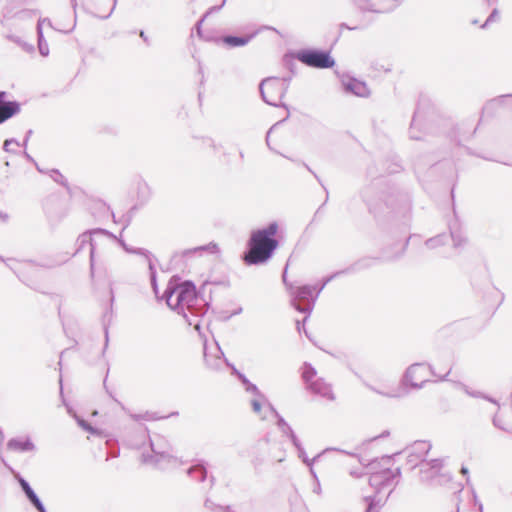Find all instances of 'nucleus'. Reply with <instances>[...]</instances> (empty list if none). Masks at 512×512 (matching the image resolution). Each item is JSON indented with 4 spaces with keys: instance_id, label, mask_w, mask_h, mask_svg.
Wrapping results in <instances>:
<instances>
[{
    "instance_id": "1",
    "label": "nucleus",
    "mask_w": 512,
    "mask_h": 512,
    "mask_svg": "<svg viewBox=\"0 0 512 512\" xmlns=\"http://www.w3.org/2000/svg\"><path fill=\"white\" fill-rule=\"evenodd\" d=\"M180 280V277L177 275L171 277L164 291L163 298L171 309L183 315L188 325L194 326V329L200 332L201 326L199 321L193 323L188 317L187 312L192 316L202 317L207 312L208 303L204 302L202 305H198V301L203 300L198 298L195 284L190 280L184 282H180Z\"/></svg>"
},
{
    "instance_id": "2",
    "label": "nucleus",
    "mask_w": 512,
    "mask_h": 512,
    "mask_svg": "<svg viewBox=\"0 0 512 512\" xmlns=\"http://www.w3.org/2000/svg\"><path fill=\"white\" fill-rule=\"evenodd\" d=\"M278 223L273 221L267 226L252 231L247 242V249L242 258L246 265H262L272 258L279 246L276 239Z\"/></svg>"
},
{
    "instance_id": "3",
    "label": "nucleus",
    "mask_w": 512,
    "mask_h": 512,
    "mask_svg": "<svg viewBox=\"0 0 512 512\" xmlns=\"http://www.w3.org/2000/svg\"><path fill=\"white\" fill-rule=\"evenodd\" d=\"M146 439H149L150 452H142V463L152 465L159 469H165L167 465L171 464L175 460L172 455V447L168 440L161 435H155L153 438L149 437L146 427H141L139 429L137 440L130 441L129 445L132 448L140 449L144 445Z\"/></svg>"
},
{
    "instance_id": "4",
    "label": "nucleus",
    "mask_w": 512,
    "mask_h": 512,
    "mask_svg": "<svg viewBox=\"0 0 512 512\" xmlns=\"http://www.w3.org/2000/svg\"><path fill=\"white\" fill-rule=\"evenodd\" d=\"M0 260L13 271L21 282L35 290L37 289L36 285L38 283V267L53 268L66 261L49 260L36 263L32 260L19 261L14 258L4 259L2 256H0Z\"/></svg>"
},
{
    "instance_id": "5",
    "label": "nucleus",
    "mask_w": 512,
    "mask_h": 512,
    "mask_svg": "<svg viewBox=\"0 0 512 512\" xmlns=\"http://www.w3.org/2000/svg\"><path fill=\"white\" fill-rule=\"evenodd\" d=\"M329 282L326 277L319 287L316 285H301L297 287L290 285L289 293L292 297L291 304L294 309L300 313L310 315L319 294Z\"/></svg>"
},
{
    "instance_id": "6",
    "label": "nucleus",
    "mask_w": 512,
    "mask_h": 512,
    "mask_svg": "<svg viewBox=\"0 0 512 512\" xmlns=\"http://www.w3.org/2000/svg\"><path fill=\"white\" fill-rule=\"evenodd\" d=\"M107 239L110 243H114L117 240V236L112 232L103 228L89 229L81 233L75 241V252L73 256L79 254L86 245H89V262H90V276L94 278L95 275V257L98 249V238Z\"/></svg>"
},
{
    "instance_id": "7",
    "label": "nucleus",
    "mask_w": 512,
    "mask_h": 512,
    "mask_svg": "<svg viewBox=\"0 0 512 512\" xmlns=\"http://www.w3.org/2000/svg\"><path fill=\"white\" fill-rule=\"evenodd\" d=\"M288 91V83L281 82L280 78L277 77H267L263 79L259 84V92L262 100L274 107H284L287 108V105L284 103H280V101L284 98Z\"/></svg>"
},
{
    "instance_id": "8",
    "label": "nucleus",
    "mask_w": 512,
    "mask_h": 512,
    "mask_svg": "<svg viewBox=\"0 0 512 512\" xmlns=\"http://www.w3.org/2000/svg\"><path fill=\"white\" fill-rule=\"evenodd\" d=\"M294 58L304 65L317 69H328L335 65L329 51L317 48H304L294 53Z\"/></svg>"
},
{
    "instance_id": "9",
    "label": "nucleus",
    "mask_w": 512,
    "mask_h": 512,
    "mask_svg": "<svg viewBox=\"0 0 512 512\" xmlns=\"http://www.w3.org/2000/svg\"><path fill=\"white\" fill-rule=\"evenodd\" d=\"M428 374L437 376L430 364L414 363L406 369L402 378V383L403 385L410 386L413 389H420L428 381L426 378Z\"/></svg>"
},
{
    "instance_id": "10",
    "label": "nucleus",
    "mask_w": 512,
    "mask_h": 512,
    "mask_svg": "<svg viewBox=\"0 0 512 512\" xmlns=\"http://www.w3.org/2000/svg\"><path fill=\"white\" fill-rule=\"evenodd\" d=\"M431 448L432 445L430 442L418 440L404 450L407 457V463L411 465V469L417 466L420 467L421 462H426L424 458Z\"/></svg>"
},
{
    "instance_id": "11",
    "label": "nucleus",
    "mask_w": 512,
    "mask_h": 512,
    "mask_svg": "<svg viewBox=\"0 0 512 512\" xmlns=\"http://www.w3.org/2000/svg\"><path fill=\"white\" fill-rule=\"evenodd\" d=\"M427 121H426V112L422 109L419 104L414 111L411 124L409 127V137L412 140H421L423 138V134L427 132Z\"/></svg>"
},
{
    "instance_id": "12",
    "label": "nucleus",
    "mask_w": 512,
    "mask_h": 512,
    "mask_svg": "<svg viewBox=\"0 0 512 512\" xmlns=\"http://www.w3.org/2000/svg\"><path fill=\"white\" fill-rule=\"evenodd\" d=\"M8 92L0 91V125L18 115L21 111V104L16 100L7 99Z\"/></svg>"
},
{
    "instance_id": "13",
    "label": "nucleus",
    "mask_w": 512,
    "mask_h": 512,
    "mask_svg": "<svg viewBox=\"0 0 512 512\" xmlns=\"http://www.w3.org/2000/svg\"><path fill=\"white\" fill-rule=\"evenodd\" d=\"M443 467V459L435 458L430 461L421 462L420 479L422 482L434 483L437 475Z\"/></svg>"
},
{
    "instance_id": "14",
    "label": "nucleus",
    "mask_w": 512,
    "mask_h": 512,
    "mask_svg": "<svg viewBox=\"0 0 512 512\" xmlns=\"http://www.w3.org/2000/svg\"><path fill=\"white\" fill-rule=\"evenodd\" d=\"M213 351H210L206 344H204V361L206 366L211 370H218L222 367L223 363L227 362V359L224 357V353L222 352L218 343H215V346L212 348Z\"/></svg>"
},
{
    "instance_id": "15",
    "label": "nucleus",
    "mask_w": 512,
    "mask_h": 512,
    "mask_svg": "<svg viewBox=\"0 0 512 512\" xmlns=\"http://www.w3.org/2000/svg\"><path fill=\"white\" fill-rule=\"evenodd\" d=\"M373 261H374V259L370 258V257L361 258V259L355 261L354 263H352L350 266L346 267L345 269L336 271V272L332 273L331 275H329L327 277V281H332L333 279H335L341 275L354 274V273L360 272L362 270L369 269L372 267Z\"/></svg>"
},
{
    "instance_id": "16",
    "label": "nucleus",
    "mask_w": 512,
    "mask_h": 512,
    "mask_svg": "<svg viewBox=\"0 0 512 512\" xmlns=\"http://www.w3.org/2000/svg\"><path fill=\"white\" fill-rule=\"evenodd\" d=\"M393 479L394 475H392V470L386 467L380 471L373 472L369 477V484L375 488L377 492H380L384 487L390 486Z\"/></svg>"
},
{
    "instance_id": "17",
    "label": "nucleus",
    "mask_w": 512,
    "mask_h": 512,
    "mask_svg": "<svg viewBox=\"0 0 512 512\" xmlns=\"http://www.w3.org/2000/svg\"><path fill=\"white\" fill-rule=\"evenodd\" d=\"M342 86L345 92L358 97H368L370 95V90L366 83L353 77L343 79Z\"/></svg>"
},
{
    "instance_id": "18",
    "label": "nucleus",
    "mask_w": 512,
    "mask_h": 512,
    "mask_svg": "<svg viewBox=\"0 0 512 512\" xmlns=\"http://www.w3.org/2000/svg\"><path fill=\"white\" fill-rule=\"evenodd\" d=\"M115 297H114V291L113 288H110V305L109 308L106 309V311L102 315V325H103V331H104V347L102 350V356H104L106 349L109 345V326L112 322L113 318V303H114Z\"/></svg>"
},
{
    "instance_id": "19",
    "label": "nucleus",
    "mask_w": 512,
    "mask_h": 512,
    "mask_svg": "<svg viewBox=\"0 0 512 512\" xmlns=\"http://www.w3.org/2000/svg\"><path fill=\"white\" fill-rule=\"evenodd\" d=\"M307 388L312 393L318 394L329 401L335 400V395L332 391L331 385L327 383L323 378L315 379V381L311 382Z\"/></svg>"
},
{
    "instance_id": "20",
    "label": "nucleus",
    "mask_w": 512,
    "mask_h": 512,
    "mask_svg": "<svg viewBox=\"0 0 512 512\" xmlns=\"http://www.w3.org/2000/svg\"><path fill=\"white\" fill-rule=\"evenodd\" d=\"M355 2L361 11L373 13H389L399 5L398 0H391V5L383 7H377L371 0H355Z\"/></svg>"
},
{
    "instance_id": "21",
    "label": "nucleus",
    "mask_w": 512,
    "mask_h": 512,
    "mask_svg": "<svg viewBox=\"0 0 512 512\" xmlns=\"http://www.w3.org/2000/svg\"><path fill=\"white\" fill-rule=\"evenodd\" d=\"M7 449L15 452H30L35 450V445L29 437L11 438L7 442Z\"/></svg>"
},
{
    "instance_id": "22",
    "label": "nucleus",
    "mask_w": 512,
    "mask_h": 512,
    "mask_svg": "<svg viewBox=\"0 0 512 512\" xmlns=\"http://www.w3.org/2000/svg\"><path fill=\"white\" fill-rule=\"evenodd\" d=\"M256 37V33H250L244 36L238 35H225L222 37V42L228 47H243L247 45L252 39Z\"/></svg>"
},
{
    "instance_id": "23",
    "label": "nucleus",
    "mask_w": 512,
    "mask_h": 512,
    "mask_svg": "<svg viewBox=\"0 0 512 512\" xmlns=\"http://www.w3.org/2000/svg\"><path fill=\"white\" fill-rule=\"evenodd\" d=\"M187 475L197 482H204L207 479L206 462L198 460L194 465L187 469Z\"/></svg>"
},
{
    "instance_id": "24",
    "label": "nucleus",
    "mask_w": 512,
    "mask_h": 512,
    "mask_svg": "<svg viewBox=\"0 0 512 512\" xmlns=\"http://www.w3.org/2000/svg\"><path fill=\"white\" fill-rule=\"evenodd\" d=\"M43 23H47L52 28H53V25L49 18H43V19L40 18L37 23L38 50L42 56L46 57L49 55V47H48V43L45 40L44 35H43V30H42Z\"/></svg>"
},
{
    "instance_id": "25",
    "label": "nucleus",
    "mask_w": 512,
    "mask_h": 512,
    "mask_svg": "<svg viewBox=\"0 0 512 512\" xmlns=\"http://www.w3.org/2000/svg\"><path fill=\"white\" fill-rule=\"evenodd\" d=\"M15 478L17 479L23 493L31 505L40 500L27 480H25L19 473L15 475Z\"/></svg>"
},
{
    "instance_id": "26",
    "label": "nucleus",
    "mask_w": 512,
    "mask_h": 512,
    "mask_svg": "<svg viewBox=\"0 0 512 512\" xmlns=\"http://www.w3.org/2000/svg\"><path fill=\"white\" fill-rule=\"evenodd\" d=\"M233 369L239 381L244 386L246 392L251 393L257 397L264 398V394L258 389V387L255 384L250 382V380L243 373L236 370V368Z\"/></svg>"
},
{
    "instance_id": "27",
    "label": "nucleus",
    "mask_w": 512,
    "mask_h": 512,
    "mask_svg": "<svg viewBox=\"0 0 512 512\" xmlns=\"http://www.w3.org/2000/svg\"><path fill=\"white\" fill-rule=\"evenodd\" d=\"M448 241H449V236L447 234H438L434 237L427 239L425 241V246L428 249H435L437 247L447 244Z\"/></svg>"
},
{
    "instance_id": "28",
    "label": "nucleus",
    "mask_w": 512,
    "mask_h": 512,
    "mask_svg": "<svg viewBox=\"0 0 512 512\" xmlns=\"http://www.w3.org/2000/svg\"><path fill=\"white\" fill-rule=\"evenodd\" d=\"M208 251L210 253H216L218 251V246L215 243H209L207 245L198 246L191 249H186L181 253V256L185 257L191 255L196 252Z\"/></svg>"
},
{
    "instance_id": "29",
    "label": "nucleus",
    "mask_w": 512,
    "mask_h": 512,
    "mask_svg": "<svg viewBox=\"0 0 512 512\" xmlns=\"http://www.w3.org/2000/svg\"><path fill=\"white\" fill-rule=\"evenodd\" d=\"M316 369L308 362H305L302 367V378L309 387L311 382H314V377L316 376Z\"/></svg>"
},
{
    "instance_id": "30",
    "label": "nucleus",
    "mask_w": 512,
    "mask_h": 512,
    "mask_svg": "<svg viewBox=\"0 0 512 512\" xmlns=\"http://www.w3.org/2000/svg\"><path fill=\"white\" fill-rule=\"evenodd\" d=\"M75 419H76L77 424L83 430L89 432L92 435H96V436H99V437L103 436V431L93 427L87 420H85V419H83V418H81L79 416H75Z\"/></svg>"
},
{
    "instance_id": "31",
    "label": "nucleus",
    "mask_w": 512,
    "mask_h": 512,
    "mask_svg": "<svg viewBox=\"0 0 512 512\" xmlns=\"http://www.w3.org/2000/svg\"><path fill=\"white\" fill-rule=\"evenodd\" d=\"M281 432L291 440L293 446L300 452V454H304V447L290 425L288 426V429L282 430Z\"/></svg>"
},
{
    "instance_id": "32",
    "label": "nucleus",
    "mask_w": 512,
    "mask_h": 512,
    "mask_svg": "<svg viewBox=\"0 0 512 512\" xmlns=\"http://www.w3.org/2000/svg\"><path fill=\"white\" fill-rule=\"evenodd\" d=\"M137 193H138V199L140 200L141 204H144L148 201L150 192H149V187L145 182L138 183Z\"/></svg>"
},
{
    "instance_id": "33",
    "label": "nucleus",
    "mask_w": 512,
    "mask_h": 512,
    "mask_svg": "<svg viewBox=\"0 0 512 512\" xmlns=\"http://www.w3.org/2000/svg\"><path fill=\"white\" fill-rule=\"evenodd\" d=\"M448 236H449V238L452 239L454 248L463 247L466 244V242H467L466 237L463 236L458 231L450 230V235H448Z\"/></svg>"
},
{
    "instance_id": "34",
    "label": "nucleus",
    "mask_w": 512,
    "mask_h": 512,
    "mask_svg": "<svg viewBox=\"0 0 512 512\" xmlns=\"http://www.w3.org/2000/svg\"><path fill=\"white\" fill-rule=\"evenodd\" d=\"M464 390L466 392V394H468L469 396L471 397H474V398H482V399H485L495 405H497L499 407V403L497 402V400H495L494 398L480 392V391H475V390H470L468 387H464Z\"/></svg>"
},
{
    "instance_id": "35",
    "label": "nucleus",
    "mask_w": 512,
    "mask_h": 512,
    "mask_svg": "<svg viewBox=\"0 0 512 512\" xmlns=\"http://www.w3.org/2000/svg\"><path fill=\"white\" fill-rule=\"evenodd\" d=\"M49 176L58 184H61L64 187H68V182L66 178L60 173L58 169L49 170Z\"/></svg>"
},
{
    "instance_id": "36",
    "label": "nucleus",
    "mask_w": 512,
    "mask_h": 512,
    "mask_svg": "<svg viewBox=\"0 0 512 512\" xmlns=\"http://www.w3.org/2000/svg\"><path fill=\"white\" fill-rule=\"evenodd\" d=\"M503 102V97H499V98H494V99H491L490 101H488L483 109H482V112L483 113H489V112H492L493 110H495L499 105H501V103Z\"/></svg>"
},
{
    "instance_id": "37",
    "label": "nucleus",
    "mask_w": 512,
    "mask_h": 512,
    "mask_svg": "<svg viewBox=\"0 0 512 512\" xmlns=\"http://www.w3.org/2000/svg\"><path fill=\"white\" fill-rule=\"evenodd\" d=\"M500 20V11L497 9V8H494L490 15L488 16V18L486 19V21L484 22V24L481 26V28H486L488 27L490 24L492 23H495V22H498Z\"/></svg>"
},
{
    "instance_id": "38",
    "label": "nucleus",
    "mask_w": 512,
    "mask_h": 512,
    "mask_svg": "<svg viewBox=\"0 0 512 512\" xmlns=\"http://www.w3.org/2000/svg\"><path fill=\"white\" fill-rule=\"evenodd\" d=\"M452 479V475L448 472H439L437 475L436 480L431 485H444L448 482H450Z\"/></svg>"
},
{
    "instance_id": "39",
    "label": "nucleus",
    "mask_w": 512,
    "mask_h": 512,
    "mask_svg": "<svg viewBox=\"0 0 512 512\" xmlns=\"http://www.w3.org/2000/svg\"><path fill=\"white\" fill-rule=\"evenodd\" d=\"M149 271H150V281L151 286L154 291V293L158 294V285H157V278H156V269L151 261H149Z\"/></svg>"
},
{
    "instance_id": "40",
    "label": "nucleus",
    "mask_w": 512,
    "mask_h": 512,
    "mask_svg": "<svg viewBox=\"0 0 512 512\" xmlns=\"http://www.w3.org/2000/svg\"><path fill=\"white\" fill-rule=\"evenodd\" d=\"M130 417L135 421H139V420L153 421V420L159 419V417L155 416V413H151V412H146L144 414H130Z\"/></svg>"
},
{
    "instance_id": "41",
    "label": "nucleus",
    "mask_w": 512,
    "mask_h": 512,
    "mask_svg": "<svg viewBox=\"0 0 512 512\" xmlns=\"http://www.w3.org/2000/svg\"><path fill=\"white\" fill-rule=\"evenodd\" d=\"M38 14L37 10L23 9L16 13V17L19 19L32 18Z\"/></svg>"
},
{
    "instance_id": "42",
    "label": "nucleus",
    "mask_w": 512,
    "mask_h": 512,
    "mask_svg": "<svg viewBox=\"0 0 512 512\" xmlns=\"http://www.w3.org/2000/svg\"><path fill=\"white\" fill-rule=\"evenodd\" d=\"M20 146V142L15 138L6 139L3 143V150L8 153H17L15 150L11 149L10 145Z\"/></svg>"
},
{
    "instance_id": "43",
    "label": "nucleus",
    "mask_w": 512,
    "mask_h": 512,
    "mask_svg": "<svg viewBox=\"0 0 512 512\" xmlns=\"http://www.w3.org/2000/svg\"><path fill=\"white\" fill-rule=\"evenodd\" d=\"M261 400H265V397L264 398H260V397L256 396V398L252 399L251 402H250L252 410L256 414H260V412H261V409H262Z\"/></svg>"
},
{
    "instance_id": "44",
    "label": "nucleus",
    "mask_w": 512,
    "mask_h": 512,
    "mask_svg": "<svg viewBox=\"0 0 512 512\" xmlns=\"http://www.w3.org/2000/svg\"><path fill=\"white\" fill-rule=\"evenodd\" d=\"M70 3L74 10V13L76 14L75 10L77 7V0H70ZM75 25H76V18L74 19L73 25L70 28H68V29L56 28V30L64 32V33H70L74 29Z\"/></svg>"
},
{
    "instance_id": "45",
    "label": "nucleus",
    "mask_w": 512,
    "mask_h": 512,
    "mask_svg": "<svg viewBox=\"0 0 512 512\" xmlns=\"http://www.w3.org/2000/svg\"><path fill=\"white\" fill-rule=\"evenodd\" d=\"M97 207H98V210L107 214V215H111L113 217V219L115 220V215L114 213L110 210V207L106 205V203L104 202H99L97 203Z\"/></svg>"
},
{
    "instance_id": "46",
    "label": "nucleus",
    "mask_w": 512,
    "mask_h": 512,
    "mask_svg": "<svg viewBox=\"0 0 512 512\" xmlns=\"http://www.w3.org/2000/svg\"><path fill=\"white\" fill-rule=\"evenodd\" d=\"M276 419H277L276 424L280 431L288 429L289 424L285 421V419L280 414H277Z\"/></svg>"
},
{
    "instance_id": "47",
    "label": "nucleus",
    "mask_w": 512,
    "mask_h": 512,
    "mask_svg": "<svg viewBox=\"0 0 512 512\" xmlns=\"http://www.w3.org/2000/svg\"><path fill=\"white\" fill-rule=\"evenodd\" d=\"M493 424H494L495 427H497V428H499L501 430H504L506 432L512 433V429H510V428L506 427L505 425H503V422H501L500 418L497 417V416H495L493 418Z\"/></svg>"
},
{
    "instance_id": "48",
    "label": "nucleus",
    "mask_w": 512,
    "mask_h": 512,
    "mask_svg": "<svg viewBox=\"0 0 512 512\" xmlns=\"http://www.w3.org/2000/svg\"><path fill=\"white\" fill-rule=\"evenodd\" d=\"M108 375H109V368H107V369H106L105 378H104V380H103V386H104V389H105V391L108 393V395H109V396H110V397H111L115 402H117L118 404H121V403H120V402L115 398V396L113 395V393H112V392L108 389V387H107L106 382H107Z\"/></svg>"
},
{
    "instance_id": "49",
    "label": "nucleus",
    "mask_w": 512,
    "mask_h": 512,
    "mask_svg": "<svg viewBox=\"0 0 512 512\" xmlns=\"http://www.w3.org/2000/svg\"><path fill=\"white\" fill-rule=\"evenodd\" d=\"M267 458L265 456H256L253 460H252V463L254 465L255 468H258L259 466H261L262 464H264L266 462Z\"/></svg>"
},
{
    "instance_id": "50",
    "label": "nucleus",
    "mask_w": 512,
    "mask_h": 512,
    "mask_svg": "<svg viewBox=\"0 0 512 512\" xmlns=\"http://www.w3.org/2000/svg\"><path fill=\"white\" fill-rule=\"evenodd\" d=\"M265 30H272V31H274V32H276V33H278V34H279V31H278L276 28H274V27H272V26H268V25H262V26H260V27H259L257 30H255L253 33H256V36H257L259 33H261L262 31H265Z\"/></svg>"
},
{
    "instance_id": "51",
    "label": "nucleus",
    "mask_w": 512,
    "mask_h": 512,
    "mask_svg": "<svg viewBox=\"0 0 512 512\" xmlns=\"http://www.w3.org/2000/svg\"><path fill=\"white\" fill-rule=\"evenodd\" d=\"M309 316L310 315L306 314V316L304 317V319L302 321H300V320L296 321V329L299 333H301L303 331V327H305V322L307 321Z\"/></svg>"
},
{
    "instance_id": "52",
    "label": "nucleus",
    "mask_w": 512,
    "mask_h": 512,
    "mask_svg": "<svg viewBox=\"0 0 512 512\" xmlns=\"http://www.w3.org/2000/svg\"><path fill=\"white\" fill-rule=\"evenodd\" d=\"M132 254L142 255L148 258L150 252L144 248H134Z\"/></svg>"
},
{
    "instance_id": "53",
    "label": "nucleus",
    "mask_w": 512,
    "mask_h": 512,
    "mask_svg": "<svg viewBox=\"0 0 512 512\" xmlns=\"http://www.w3.org/2000/svg\"><path fill=\"white\" fill-rule=\"evenodd\" d=\"M204 506L211 511H215V509H219L220 507L219 505H216L214 502H212L210 499L205 500Z\"/></svg>"
},
{
    "instance_id": "54",
    "label": "nucleus",
    "mask_w": 512,
    "mask_h": 512,
    "mask_svg": "<svg viewBox=\"0 0 512 512\" xmlns=\"http://www.w3.org/2000/svg\"><path fill=\"white\" fill-rule=\"evenodd\" d=\"M32 133H33V131H32L31 129H30V130H28V131L26 132V134H25V137H24V139H23V142H22V143H20V146H22L24 149H26V147H27V145H28V141H29V139H30V137H31Z\"/></svg>"
},
{
    "instance_id": "55",
    "label": "nucleus",
    "mask_w": 512,
    "mask_h": 512,
    "mask_svg": "<svg viewBox=\"0 0 512 512\" xmlns=\"http://www.w3.org/2000/svg\"><path fill=\"white\" fill-rule=\"evenodd\" d=\"M32 506L38 511V512H47L46 511V508L44 506V504L42 503L41 500H38L37 502H35L34 504H32Z\"/></svg>"
},
{
    "instance_id": "56",
    "label": "nucleus",
    "mask_w": 512,
    "mask_h": 512,
    "mask_svg": "<svg viewBox=\"0 0 512 512\" xmlns=\"http://www.w3.org/2000/svg\"><path fill=\"white\" fill-rule=\"evenodd\" d=\"M366 500L369 501L366 508V512H378L377 510H375L374 500L371 499L370 497L366 498Z\"/></svg>"
},
{
    "instance_id": "57",
    "label": "nucleus",
    "mask_w": 512,
    "mask_h": 512,
    "mask_svg": "<svg viewBox=\"0 0 512 512\" xmlns=\"http://www.w3.org/2000/svg\"><path fill=\"white\" fill-rule=\"evenodd\" d=\"M298 456L299 458L302 459V461L307 464L308 466H311L312 465V462L308 459L307 455H306V452L304 451V454H300V452L298 451Z\"/></svg>"
},
{
    "instance_id": "58",
    "label": "nucleus",
    "mask_w": 512,
    "mask_h": 512,
    "mask_svg": "<svg viewBox=\"0 0 512 512\" xmlns=\"http://www.w3.org/2000/svg\"><path fill=\"white\" fill-rule=\"evenodd\" d=\"M225 4H223V2L218 5V6H213L211 7L208 11H207V14H210V13H213V12H218L222 9V7L224 6Z\"/></svg>"
},
{
    "instance_id": "59",
    "label": "nucleus",
    "mask_w": 512,
    "mask_h": 512,
    "mask_svg": "<svg viewBox=\"0 0 512 512\" xmlns=\"http://www.w3.org/2000/svg\"><path fill=\"white\" fill-rule=\"evenodd\" d=\"M367 387H368L369 389H371L372 391H374V392H376V393L380 394V395L387 396V397H393V396H394V395H391V394H388V393L382 392V391H380V390H377V389H375V388H374L373 386H371V385H367Z\"/></svg>"
},
{
    "instance_id": "60",
    "label": "nucleus",
    "mask_w": 512,
    "mask_h": 512,
    "mask_svg": "<svg viewBox=\"0 0 512 512\" xmlns=\"http://www.w3.org/2000/svg\"><path fill=\"white\" fill-rule=\"evenodd\" d=\"M340 29L357 30V29H358V27H356V26H355V27H351V26H349V25H348V24H346V23H341V24H340Z\"/></svg>"
},
{
    "instance_id": "61",
    "label": "nucleus",
    "mask_w": 512,
    "mask_h": 512,
    "mask_svg": "<svg viewBox=\"0 0 512 512\" xmlns=\"http://www.w3.org/2000/svg\"><path fill=\"white\" fill-rule=\"evenodd\" d=\"M392 456L385 455L381 458V461H383L386 465H390Z\"/></svg>"
},
{
    "instance_id": "62",
    "label": "nucleus",
    "mask_w": 512,
    "mask_h": 512,
    "mask_svg": "<svg viewBox=\"0 0 512 512\" xmlns=\"http://www.w3.org/2000/svg\"><path fill=\"white\" fill-rule=\"evenodd\" d=\"M23 156L30 162H32L33 164L36 163V161L34 160V158L29 154L27 153L26 151L23 152Z\"/></svg>"
},
{
    "instance_id": "63",
    "label": "nucleus",
    "mask_w": 512,
    "mask_h": 512,
    "mask_svg": "<svg viewBox=\"0 0 512 512\" xmlns=\"http://www.w3.org/2000/svg\"><path fill=\"white\" fill-rule=\"evenodd\" d=\"M268 444H269V441L267 439H265L264 441L258 442V447H259V449H264L266 446H268Z\"/></svg>"
},
{
    "instance_id": "64",
    "label": "nucleus",
    "mask_w": 512,
    "mask_h": 512,
    "mask_svg": "<svg viewBox=\"0 0 512 512\" xmlns=\"http://www.w3.org/2000/svg\"><path fill=\"white\" fill-rule=\"evenodd\" d=\"M110 244V242L107 240V239H104V238H98V248L104 244Z\"/></svg>"
}]
</instances>
